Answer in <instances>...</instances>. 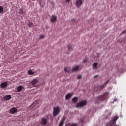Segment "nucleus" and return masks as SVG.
Returning <instances> with one entry per match:
<instances>
[{"label":"nucleus","mask_w":126,"mask_h":126,"mask_svg":"<svg viewBox=\"0 0 126 126\" xmlns=\"http://www.w3.org/2000/svg\"><path fill=\"white\" fill-rule=\"evenodd\" d=\"M16 112H17V109L15 108H11L10 110V113H11V114H15V113H16Z\"/></svg>","instance_id":"obj_13"},{"label":"nucleus","mask_w":126,"mask_h":126,"mask_svg":"<svg viewBox=\"0 0 126 126\" xmlns=\"http://www.w3.org/2000/svg\"><path fill=\"white\" fill-rule=\"evenodd\" d=\"M38 79H34L30 82L31 84H27V86H28L29 88H32V87H36V85L37 83H38Z\"/></svg>","instance_id":"obj_3"},{"label":"nucleus","mask_w":126,"mask_h":126,"mask_svg":"<svg viewBox=\"0 0 126 126\" xmlns=\"http://www.w3.org/2000/svg\"><path fill=\"white\" fill-rule=\"evenodd\" d=\"M119 119V116H115L112 118V120H111L109 123H107L106 126H115L116 125V121Z\"/></svg>","instance_id":"obj_1"},{"label":"nucleus","mask_w":126,"mask_h":126,"mask_svg":"<svg viewBox=\"0 0 126 126\" xmlns=\"http://www.w3.org/2000/svg\"><path fill=\"white\" fill-rule=\"evenodd\" d=\"M23 88H24V86H22L21 85L17 87V92H21V91H22V90H23Z\"/></svg>","instance_id":"obj_11"},{"label":"nucleus","mask_w":126,"mask_h":126,"mask_svg":"<svg viewBox=\"0 0 126 126\" xmlns=\"http://www.w3.org/2000/svg\"><path fill=\"white\" fill-rule=\"evenodd\" d=\"M83 2H84V0H75L76 6L77 8H79L83 4Z\"/></svg>","instance_id":"obj_7"},{"label":"nucleus","mask_w":126,"mask_h":126,"mask_svg":"<svg viewBox=\"0 0 126 126\" xmlns=\"http://www.w3.org/2000/svg\"><path fill=\"white\" fill-rule=\"evenodd\" d=\"M110 82V80H107L103 85L98 86L97 87H95L94 89V91H95L97 92L98 90H101V89H104V87L109 83Z\"/></svg>","instance_id":"obj_4"},{"label":"nucleus","mask_w":126,"mask_h":126,"mask_svg":"<svg viewBox=\"0 0 126 126\" xmlns=\"http://www.w3.org/2000/svg\"><path fill=\"white\" fill-rule=\"evenodd\" d=\"M98 76H99V75H96V76H95L94 77V78H97V77H98Z\"/></svg>","instance_id":"obj_32"},{"label":"nucleus","mask_w":126,"mask_h":126,"mask_svg":"<svg viewBox=\"0 0 126 126\" xmlns=\"http://www.w3.org/2000/svg\"><path fill=\"white\" fill-rule=\"evenodd\" d=\"M3 12V7L0 6V13H2Z\"/></svg>","instance_id":"obj_23"},{"label":"nucleus","mask_w":126,"mask_h":126,"mask_svg":"<svg viewBox=\"0 0 126 126\" xmlns=\"http://www.w3.org/2000/svg\"><path fill=\"white\" fill-rule=\"evenodd\" d=\"M72 96V94L70 93H68L65 96V99L66 100H68L70 98H71Z\"/></svg>","instance_id":"obj_15"},{"label":"nucleus","mask_w":126,"mask_h":126,"mask_svg":"<svg viewBox=\"0 0 126 126\" xmlns=\"http://www.w3.org/2000/svg\"><path fill=\"white\" fill-rule=\"evenodd\" d=\"M68 49L69 50H71V46L68 45Z\"/></svg>","instance_id":"obj_30"},{"label":"nucleus","mask_w":126,"mask_h":126,"mask_svg":"<svg viewBox=\"0 0 126 126\" xmlns=\"http://www.w3.org/2000/svg\"><path fill=\"white\" fill-rule=\"evenodd\" d=\"M92 66H93V69H96V68H97V67L98 66V63H94Z\"/></svg>","instance_id":"obj_17"},{"label":"nucleus","mask_w":126,"mask_h":126,"mask_svg":"<svg viewBox=\"0 0 126 126\" xmlns=\"http://www.w3.org/2000/svg\"><path fill=\"white\" fill-rule=\"evenodd\" d=\"M45 38V36L44 35H41L40 36V39H44Z\"/></svg>","instance_id":"obj_29"},{"label":"nucleus","mask_w":126,"mask_h":126,"mask_svg":"<svg viewBox=\"0 0 126 126\" xmlns=\"http://www.w3.org/2000/svg\"><path fill=\"white\" fill-rule=\"evenodd\" d=\"M109 95L108 92H105L104 94H102L101 96H99L97 97V99L98 101H104V100H107L108 98H109V96H108Z\"/></svg>","instance_id":"obj_2"},{"label":"nucleus","mask_w":126,"mask_h":126,"mask_svg":"<svg viewBox=\"0 0 126 126\" xmlns=\"http://www.w3.org/2000/svg\"><path fill=\"white\" fill-rule=\"evenodd\" d=\"M72 100V102H73L74 103H77V101H78V98L77 97H75L73 98Z\"/></svg>","instance_id":"obj_19"},{"label":"nucleus","mask_w":126,"mask_h":126,"mask_svg":"<svg viewBox=\"0 0 126 126\" xmlns=\"http://www.w3.org/2000/svg\"><path fill=\"white\" fill-rule=\"evenodd\" d=\"M115 126H119V125H116Z\"/></svg>","instance_id":"obj_36"},{"label":"nucleus","mask_w":126,"mask_h":126,"mask_svg":"<svg viewBox=\"0 0 126 126\" xmlns=\"http://www.w3.org/2000/svg\"><path fill=\"white\" fill-rule=\"evenodd\" d=\"M87 102L86 100L81 101L80 102L78 103L76 105L77 108H80L81 107H84V106H86Z\"/></svg>","instance_id":"obj_8"},{"label":"nucleus","mask_w":126,"mask_h":126,"mask_svg":"<svg viewBox=\"0 0 126 126\" xmlns=\"http://www.w3.org/2000/svg\"><path fill=\"white\" fill-rule=\"evenodd\" d=\"M51 3H52V4H54V3H53V2H52Z\"/></svg>","instance_id":"obj_35"},{"label":"nucleus","mask_w":126,"mask_h":126,"mask_svg":"<svg viewBox=\"0 0 126 126\" xmlns=\"http://www.w3.org/2000/svg\"><path fill=\"white\" fill-rule=\"evenodd\" d=\"M51 19V22H56V21H57V16H55V15H52L51 16V17H50Z\"/></svg>","instance_id":"obj_10"},{"label":"nucleus","mask_w":126,"mask_h":126,"mask_svg":"<svg viewBox=\"0 0 126 126\" xmlns=\"http://www.w3.org/2000/svg\"><path fill=\"white\" fill-rule=\"evenodd\" d=\"M77 70H79V66H76L72 69V71H77Z\"/></svg>","instance_id":"obj_21"},{"label":"nucleus","mask_w":126,"mask_h":126,"mask_svg":"<svg viewBox=\"0 0 126 126\" xmlns=\"http://www.w3.org/2000/svg\"><path fill=\"white\" fill-rule=\"evenodd\" d=\"M64 71H65V72H69L70 71V68L66 67L64 68Z\"/></svg>","instance_id":"obj_22"},{"label":"nucleus","mask_w":126,"mask_h":126,"mask_svg":"<svg viewBox=\"0 0 126 126\" xmlns=\"http://www.w3.org/2000/svg\"><path fill=\"white\" fill-rule=\"evenodd\" d=\"M82 77V76L81 75H79L78 77H77V79H81V78Z\"/></svg>","instance_id":"obj_31"},{"label":"nucleus","mask_w":126,"mask_h":126,"mask_svg":"<svg viewBox=\"0 0 126 126\" xmlns=\"http://www.w3.org/2000/svg\"><path fill=\"white\" fill-rule=\"evenodd\" d=\"M28 26H29V27H34V23H33V22H30Z\"/></svg>","instance_id":"obj_18"},{"label":"nucleus","mask_w":126,"mask_h":126,"mask_svg":"<svg viewBox=\"0 0 126 126\" xmlns=\"http://www.w3.org/2000/svg\"><path fill=\"white\" fill-rule=\"evenodd\" d=\"M70 0H66V2L68 3V4H69V2H70Z\"/></svg>","instance_id":"obj_28"},{"label":"nucleus","mask_w":126,"mask_h":126,"mask_svg":"<svg viewBox=\"0 0 126 126\" xmlns=\"http://www.w3.org/2000/svg\"><path fill=\"white\" fill-rule=\"evenodd\" d=\"M0 86L2 88H5L7 86V82H4L0 84Z\"/></svg>","instance_id":"obj_12"},{"label":"nucleus","mask_w":126,"mask_h":126,"mask_svg":"<svg viewBox=\"0 0 126 126\" xmlns=\"http://www.w3.org/2000/svg\"><path fill=\"white\" fill-rule=\"evenodd\" d=\"M4 100H10V99H11V95L7 94L5 97H4Z\"/></svg>","instance_id":"obj_16"},{"label":"nucleus","mask_w":126,"mask_h":126,"mask_svg":"<svg viewBox=\"0 0 126 126\" xmlns=\"http://www.w3.org/2000/svg\"><path fill=\"white\" fill-rule=\"evenodd\" d=\"M87 63V59H84V60L83 61V63Z\"/></svg>","instance_id":"obj_27"},{"label":"nucleus","mask_w":126,"mask_h":126,"mask_svg":"<svg viewBox=\"0 0 126 126\" xmlns=\"http://www.w3.org/2000/svg\"><path fill=\"white\" fill-rule=\"evenodd\" d=\"M69 126H77V124L72 123V124L69 125Z\"/></svg>","instance_id":"obj_25"},{"label":"nucleus","mask_w":126,"mask_h":126,"mask_svg":"<svg viewBox=\"0 0 126 126\" xmlns=\"http://www.w3.org/2000/svg\"><path fill=\"white\" fill-rule=\"evenodd\" d=\"M65 121V118H63L62 119L59 125V126H63V124H64V121Z\"/></svg>","instance_id":"obj_14"},{"label":"nucleus","mask_w":126,"mask_h":126,"mask_svg":"<svg viewBox=\"0 0 126 126\" xmlns=\"http://www.w3.org/2000/svg\"><path fill=\"white\" fill-rule=\"evenodd\" d=\"M126 29L124 30L121 33V34H126Z\"/></svg>","instance_id":"obj_26"},{"label":"nucleus","mask_w":126,"mask_h":126,"mask_svg":"<svg viewBox=\"0 0 126 126\" xmlns=\"http://www.w3.org/2000/svg\"><path fill=\"white\" fill-rule=\"evenodd\" d=\"M28 74L30 75H33V74H34V73L32 72V70H29L28 71Z\"/></svg>","instance_id":"obj_20"},{"label":"nucleus","mask_w":126,"mask_h":126,"mask_svg":"<svg viewBox=\"0 0 126 126\" xmlns=\"http://www.w3.org/2000/svg\"><path fill=\"white\" fill-rule=\"evenodd\" d=\"M38 103H39L38 101H34L32 104L30 106L29 110H30L31 111V110L34 111L35 109H36V108H38V106H37V105H38Z\"/></svg>","instance_id":"obj_5"},{"label":"nucleus","mask_w":126,"mask_h":126,"mask_svg":"<svg viewBox=\"0 0 126 126\" xmlns=\"http://www.w3.org/2000/svg\"><path fill=\"white\" fill-rule=\"evenodd\" d=\"M116 101H118V99H115L114 100V102H116Z\"/></svg>","instance_id":"obj_33"},{"label":"nucleus","mask_w":126,"mask_h":126,"mask_svg":"<svg viewBox=\"0 0 126 126\" xmlns=\"http://www.w3.org/2000/svg\"><path fill=\"white\" fill-rule=\"evenodd\" d=\"M72 20V21H74V20H74V19H73Z\"/></svg>","instance_id":"obj_34"},{"label":"nucleus","mask_w":126,"mask_h":126,"mask_svg":"<svg viewBox=\"0 0 126 126\" xmlns=\"http://www.w3.org/2000/svg\"><path fill=\"white\" fill-rule=\"evenodd\" d=\"M19 13H20V14H22V13H23V9H20L19 10Z\"/></svg>","instance_id":"obj_24"},{"label":"nucleus","mask_w":126,"mask_h":126,"mask_svg":"<svg viewBox=\"0 0 126 126\" xmlns=\"http://www.w3.org/2000/svg\"><path fill=\"white\" fill-rule=\"evenodd\" d=\"M41 124L42 125V126L47 125V119L45 118H42L41 119Z\"/></svg>","instance_id":"obj_9"},{"label":"nucleus","mask_w":126,"mask_h":126,"mask_svg":"<svg viewBox=\"0 0 126 126\" xmlns=\"http://www.w3.org/2000/svg\"><path fill=\"white\" fill-rule=\"evenodd\" d=\"M60 114V107L59 106H57L56 107H54L53 109V116L54 117H57L58 115Z\"/></svg>","instance_id":"obj_6"}]
</instances>
